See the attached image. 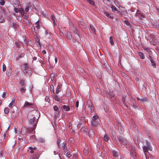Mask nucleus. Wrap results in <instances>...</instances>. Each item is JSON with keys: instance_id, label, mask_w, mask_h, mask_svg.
<instances>
[{"instance_id": "1", "label": "nucleus", "mask_w": 159, "mask_h": 159, "mask_svg": "<svg viewBox=\"0 0 159 159\" xmlns=\"http://www.w3.org/2000/svg\"><path fill=\"white\" fill-rule=\"evenodd\" d=\"M23 72L26 76H30L32 73V70L27 64H24L21 66Z\"/></svg>"}, {"instance_id": "2", "label": "nucleus", "mask_w": 159, "mask_h": 159, "mask_svg": "<svg viewBox=\"0 0 159 159\" xmlns=\"http://www.w3.org/2000/svg\"><path fill=\"white\" fill-rule=\"evenodd\" d=\"M38 120L36 119L35 117H33L29 120L30 128H35Z\"/></svg>"}, {"instance_id": "3", "label": "nucleus", "mask_w": 159, "mask_h": 159, "mask_svg": "<svg viewBox=\"0 0 159 159\" xmlns=\"http://www.w3.org/2000/svg\"><path fill=\"white\" fill-rule=\"evenodd\" d=\"M146 143L147 145L146 146H143V151L145 155V153L148 152V150L150 151L152 150V148L150 146V143L148 141H146Z\"/></svg>"}, {"instance_id": "4", "label": "nucleus", "mask_w": 159, "mask_h": 159, "mask_svg": "<svg viewBox=\"0 0 159 159\" xmlns=\"http://www.w3.org/2000/svg\"><path fill=\"white\" fill-rule=\"evenodd\" d=\"M73 32L74 35L73 37V41L75 43L76 41H79L80 39V37L77 33V30H74Z\"/></svg>"}, {"instance_id": "5", "label": "nucleus", "mask_w": 159, "mask_h": 159, "mask_svg": "<svg viewBox=\"0 0 159 159\" xmlns=\"http://www.w3.org/2000/svg\"><path fill=\"white\" fill-rule=\"evenodd\" d=\"M118 138L120 143L125 145L128 143V141L125 138L121 136H120L118 137Z\"/></svg>"}, {"instance_id": "6", "label": "nucleus", "mask_w": 159, "mask_h": 159, "mask_svg": "<svg viewBox=\"0 0 159 159\" xmlns=\"http://www.w3.org/2000/svg\"><path fill=\"white\" fill-rule=\"evenodd\" d=\"M87 107L88 108V111L90 112H92L93 104L90 100H88L87 103Z\"/></svg>"}, {"instance_id": "7", "label": "nucleus", "mask_w": 159, "mask_h": 159, "mask_svg": "<svg viewBox=\"0 0 159 159\" xmlns=\"http://www.w3.org/2000/svg\"><path fill=\"white\" fill-rule=\"evenodd\" d=\"M32 113L33 116H34L33 117H35L36 119L38 120L40 116L39 111L36 110H34L32 111Z\"/></svg>"}, {"instance_id": "8", "label": "nucleus", "mask_w": 159, "mask_h": 159, "mask_svg": "<svg viewBox=\"0 0 159 159\" xmlns=\"http://www.w3.org/2000/svg\"><path fill=\"white\" fill-rule=\"evenodd\" d=\"M130 153L131 155L133 156L135 155H136L135 154V147L131 145L130 147Z\"/></svg>"}, {"instance_id": "9", "label": "nucleus", "mask_w": 159, "mask_h": 159, "mask_svg": "<svg viewBox=\"0 0 159 159\" xmlns=\"http://www.w3.org/2000/svg\"><path fill=\"white\" fill-rule=\"evenodd\" d=\"M102 62L103 67L109 70L108 68H109V67L107 61L106 60H103V61H102Z\"/></svg>"}, {"instance_id": "10", "label": "nucleus", "mask_w": 159, "mask_h": 159, "mask_svg": "<svg viewBox=\"0 0 159 159\" xmlns=\"http://www.w3.org/2000/svg\"><path fill=\"white\" fill-rule=\"evenodd\" d=\"M33 105L32 103H30L26 101L23 107H31Z\"/></svg>"}, {"instance_id": "11", "label": "nucleus", "mask_w": 159, "mask_h": 159, "mask_svg": "<svg viewBox=\"0 0 159 159\" xmlns=\"http://www.w3.org/2000/svg\"><path fill=\"white\" fill-rule=\"evenodd\" d=\"M52 97L55 100V101H57V102H61V99L57 95H53Z\"/></svg>"}, {"instance_id": "12", "label": "nucleus", "mask_w": 159, "mask_h": 159, "mask_svg": "<svg viewBox=\"0 0 159 159\" xmlns=\"http://www.w3.org/2000/svg\"><path fill=\"white\" fill-rule=\"evenodd\" d=\"M15 44L17 48H20L22 45V44L21 42H20V41H16L15 42Z\"/></svg>"}, {"instance_id": "13", "label": "nucleus", "mask_w": 159, "mask_h": 159, "mask_svg": "<svg viewBox=\"0 0 159 159\" xmlns=\"http://www.w3.org/2000/svg\"><path fill=\"white\" fill-rule=\"evenodd\" d=\"M35 43L36 45H37V46L39 48H41V45L39 42V39H37L36 40V42H35Z\"/></svg>"}, {"instance_id": "14", "label": "nucleus", "mask_w": 159, "mask_h": 159, "mask_svg": "<svg viewBox=\"0 0 159 159\" xmlns=\"http://www.w3.org/2000/svg\"><path fill=\"white\" fill-rule=\"evenodd\" d=\"M20 13L21 15H24V14H26V13L25 12L24 10L22 8H19V12Z\"/></svg>"}, {"instance_id": "15", "label": "nucleus", "mask_w": 159, "mask_h": 159, "mask_svg": "<svg viewBox=\"0 0 159 159\" xmlns=\"http://www.w3.org/2000/svg\"><path fill=\"white\" fill-rule=\"evenodd\" d=\"M90 28L93 32V33L95 34H96V30L94 26L92 25H90Z\"/></svg>"}, {"instance_id": "16", "label": "nucleus", "mask_w": 159, "mask_h": 159, "mask_svg": "<svg viewBox=\"0 0 159 159\" xmlns=\"http://www.w3.org/2000/svg\"><path fill=\"white\" fill-rule=\"evenodd\" d=\"M105 15L108 18H112L113 17L112 15H111L108 12H104Z\"/></svg>"}, {"instance_id": "17", "label": "nucleus", "mask_w": 159, "mask_h": 159, "mask_svg": "<svg viewBox=\"0 0 159 159\" xmlns=\"http://www.w3.org/2000/svg\"><path fill=\"white\" fill-rule=\"evenodd\" d=\"M63 110L66 111L70 110V108L69 107L66 105H64L63 107Z\"/></svg>"}, {"instance_id": "18", "label": "nucleus", "mask_w": 159, "mask_h": 159, "mask_svg": "<svg viewBox=\"0 0 159 159\" xmlns=\"http://www.w3.org/2000/svg\"><path fill=\"white\" fill-rule=\"evenodd\" d=\"M51 19L53 21V22L55 25H57V23L56 22L55 16L54 15H52L51 17Z\"/></svg>"}, {"instance_id": "19", "label": "nucleus", "mask_w": 159, "mask_h": 159, "mask_svg": "<svg viewBox=\"0 0 159 159\" xmlns=\"http://www.w3.org/2000/svg\"><path fill=\"white\" fill-rule=\"evenodd\" d=\"M66 37L67 39H72V36L70 33L69 31H67L66 33Z\"/></svg>"}, {"instance_id": "20", "label": "nucleus", "mask_w": 159, "mask_h": 159, "mask_svg": "<svg viewBox=\"0 0 159 159\" xmlns=\"http://www.w3.org/2000/svg\"><path fill=\"white\" fill-rule=\"evenodd\" d=\"M138 55L141 59H144V56L142 52H138Z\"/></svg>"}, {"instance_id": "21", "label": "nucleus", "mask_w": 159, "mask_h": 159, "mask_svg": "<svg viewBox=\"0 0 159 159\" xmlns=\"http://www.w3.org/2000/svg\"><path fill=\"white\" fill-rule=\"evenodd\" d=\"M20 85L22 86H25L26 85V83L24 80H21L20 82Z\"/></svg>"}, {"instance_id": "22", "label": "nucleus", "mask_w": 159, "mask_h": 159, "mask_svg": "<svg viewBox=\"0 0 159 159\" xmlns=\"http://www.w3.org/2000/svg\"><path fill=\"white\" fill-rule=\"evenodd\" d=\"M92 125L94 126H96L97 125H98V122L95 121V120H93L92 121Z\"/></svg>"}, {"instance_id": "23", "label": "nucleus", "mask_w": 159, "mask_h": 159, "mask_svg": "<svg viewBox=\"0 0 159 159\" xmlns=\"http://www.w3.org/2000/svg\"><path fill=\"white\" fill-rule=\"evenodd\" d=\"M151 62L152 63V66L156 68V64L155 62L151 58V60H150Z\"/></svg>"}, {"instance_id": "24", "label": "nucleus", "mask_w": 159, "mask_h": 159, "mask_svg": "<svg viewBox=\"0 0 159 159\" xmlns=\"http://www.w3.org/2000/svg\"><path fill=\"white\" fill-rule=\"evenodd\" d=\"M112 153L113 156L114 157H117L118 156V152H117L115 150H113L112 151Z\"/></svg>"}, {"instance_id": "25", "label": "nucleus", "mask_w": 159, "mask_h": 159, "mask_svg": "<svg viewBox=\"0 0 159 159\" xmlns=\"http://www.w3.org/2000/svg\"><path fill=\"white\" fill-rule=\"evenodd\" d=\"M89 136H90V135H91L92 137L94 136V134L92 130H89Z\"/></svg>"}, {"instance_id": "26", "label": "nucleus", "mask_w": 159, "mask_h": 159, "mask_svg": "<svg viewBox=\"0 0 159 159\" xmlns=\"http://www.w3.org/2000/svg\"><path fill=\"white\" fill-rule=\"evenodd\" d=\"M20 92L22 93H25L26 91V89L25 87L21 88L20 89Z\"/></svg>"}, {"instance_id": "27", "label": "nucleus", "mask_w": 159, "mask_h": 159, "mask_svg": "<svg viewBox=\"0 0 159 159\" xmlns=\"http://www.w3.org/2000/svg\"><path fill=\"white\" fill-rule=\"evenodd\" d=\"M15 103V99H13L9 105V107H11Z\"/></svg>"}, {"instance_id": "28", "label": "nucleus", "mask_w": 159, "mask_h": 159, "mask_svg": "<svg viewBox=\"0 0 159 159\" xmlns=\"http://www.w3.org/2000/svg\"><path fill=\"white\" fill-rule=\"evenodd\" d=\"M30 8V6H28V5H27L25 8V11L26 13V14L27 13L28 11Z\"/></svg>"}, {"instance_id": "29", "label": "nucleus", "mask_w": 159, "mask_h": 159, "mask_svg": "<svg viewBox=\"0 0 159 159\" xmlns=\"http://www.w3.org/2000/svg\"><path fill=\"white\" fill-rule=\"evenodd\" d=\"M110 43L111 44H114V42L113 40V37L112 36H110Z\"/></svg>"}, {"instance_id": "30", "label": "nucleus", "mask_w": 159, "mask_h": 159, "mask_svg": "<svg viewBox=\"0 0 159 159\" xmlns=\"http://www.w3.org/2000/svg\"><path fill=\"white\" fill-rule=\"evenodd\" d=\"M4 113L6 114H8L9 112V109L8 108H5L4 110Z\"/></svg>"}, {"instance_id": "31", "label": "nucleus", "mask_w": 159, "mask_h": 159, "mask_svg": "<svg viewBox=\"0 0 159 159\" xmlns=\"http://www.w3.org/2000/svg\"><path fill=\"white\" fill-rule=\"evenodd\" d=\"M35 129V128H30L29 127L28 129H27V132L30 133H31Z\"/></svg>"}, {"instance_id": "32", "label": "nucleus", "mask_w": 159, "mask_h": 159, "mask_svg": "<svg viewBox=\"0 0 159 159\" xmlns=\"http://www.w3.org/2000/svg\"><path fill=\"white\" fill-rule=\"evenodd\" d=\"M147 100H148V99L147 98H146V97L142 98L140 99V101L142 102L147 101Z\"/></svg>"}, {"instance_id": "33", "label": "nucleus", "mask_w": 159, "mask_h": 159, "mask_svg": "<svg viewBox=\"0 0 159 159\" xmlns=\"http://www.w3.org/2000/svg\"><path fill=\"white\" fill-rule=\"evenodd\" d=\"M55 76V75L53 73H52L50 75V77L51 78V80H54V77Z\"/></svg>"}, {"instance_id": "34", "label": "nucleus", "mask_w": 159, "mask_h": 159, "mask_svg": "<svg viewBox=\"0 0 159 159\" xmlns=\"http://www.w3.org/2000/svg\"><path fill=\"white\" fill-rule=\"evenodd\" d=\"M88 2L90 4L93 5L94 2L93 0H87Z\"/></svg>"}, {"instance_id": "35", "label": "nucleus", "mask_w": 159, "mask_h": 159, "mask_svg": "<svg viewBox=\"0 0 159 159\" xmlns=\"http://www.w3.org/2000/svg\"><path fill=\"white\" fill-rule=\"evenodd\" d=\"M104 139L106 141H107L109 140L108 137L107 135H105L104 137Z\"/></svg>"}, {"instance_id": "36", "label": "nucleus", "mask_w": 159, "mask_h": 159, "mask_svg": "<svg viewBox=\"0 0 159 159\" xmlns=\"http://www.w3.org/2000/svg\"><path fill=\"white\" fill-rule=\"evenodd\" d=\"M66 145V143H63L62 144L61 148L63 149H65V146Z\"/></svg>"}, {"instance_id": "37", "label": "nucleus", "mask_w": 159, "mask_h": 159, "mask_svg": "<svg viewBox=\"0 0 159 159\" xmlns=\"http://www.w3.org/2000/svg\"><path fill=\"white\" fill-rule=\"evenodd\" d=\"M45 99L47 102H49L50 101L49 97L48 96H46L45 97Z\"/></svg>"}, {"instance_id": "38", "label": "nucleus", "mask_w": 159, "mask_h": 159, "mask_svg": "<svg viewBox=\"0 0 159 159\" xmlns=\"http://www.w3.org/2000/svg\"><path fill=\"white\" fill-rule=\"evenodd\" d=\"M53 109L54 111H58L59 110L57 106H54Z\"/></svg>"}, {"instance_id": "39", "label": "nucleus", "mask_w": 159, "mask_h": 159, "mask_svg": "<svg viewBox=\"0 0 159 159\" xmlns=\"http://www.w3.org/2000/svg\"><path fill=\"white\" fill-rule=\"evenodd\" d=\"M4 22V18L0 16V22L3 23Z\"/></svg>"}, {"instance_id": "40", "label": "nucleus", "mask_w": 159, "mask_h": 159, "mask_svg": "<svg viewBox=\"0 0 159 159\" xmlns=\"http://www.w3.org/2000/svg\"><path fill=\"white\" fill-rule=\"evenodd\" d=\"M0 4L2 6H3L5 4V1L4 0H1L0 1Z\"/></svg>"}, {"instance_id": "41", "label": "nucleus", "mask_w": 159, "mask_h": 159, "mask_svg": "<svg viewBox=\"0 0 159 159\" xmlns=\"http://www.w3.org/2000/svg\"><path fill=\"white\" fill-rule=\"evenodd\" d=\"M98 118V116H93V120H96Z\"/></svg>"}, {"instance_id": "42", "label": "nucleus", "mask_w": 159, "mask_h": 159, "mask_svg": "<svg viewBox=\"0 0 159 159\" xmlns=\"http://www.w3.org/2000/svg\"><path fill=\"white\" fill-rule=\"evenodd\" d=\"M125 98H124V97H122V102H123V103L127 107V105H126L125 104Z\"/></svg>"}, {"instance_id": "43", "label": "nucleus", "mask_w": 159, "mask_h": 159, "mask_svg": "<svg viewBox=\"0 0 159 159\" xmlns=\"http://www.w3.org/2000/svg\"><path fill=\"white\" fill-rule=\"evenodd\" d=\"M111 8L112 9V10L113 11H117V9L115 6H112L111 7Z\"/></svg>"}, {"instance_id": "44", "label": "nucleus", "mask_w": 159, "mask_h": 159, "mask_svg": "<svg viewBox=\"0 0 159 159\" xmlns=\"http://www.w3.org/2000/svg\"><path fill=\"white\" fill-rule=\"evenodd\" d=\"M21 16L25 20H27V16L26 15H25V14H24V15H22Z\"/></svg>"}, {"instance_id": "45", "label": "nucleus", "mask_w": 159, "mask_h": 159, "mask_svg": "<svg viewBox=\"0 0 159 159\" xmlns=\"http://www.w3.org/2000/svg\"><path fill=\"white\" fill-rule=\"evenodd\" d=\"M66 156L69 158L71 156V155L70 152H67L66 153Z\"/></svg>"}, {"instance_id": "46", "label": "nucleus", "mask_w": 159, "mask_h": 159, "mask_svg": "<svg viewBox=\"0 0 159 159\" xmlns=\"http://www.w3.org/2000/svg\"><path fill=\"white\" fill-rule=\"evenodd\" d=\"M6 66L5 64L3 65V71H5L6 70Z\"/></svg>"}, {"instance_id": "47", "label": "nucleus", "mask_w": 159, "mask_h": 159, "mask_svg": "<svg viewBox=\"0 0 159 159\" xmlns=\"http://www.w3.org/2000/svg\"><path fill=\"white\" fill-rule=\"evenodd\" d=\"M6 93L4 92L3 93V94H2V98H6Z\"/></svg>"}, {"instance_id": "48", "label": "nucleus", "mask_w": 159, "mask_h": 159, "mask_svg": "<svg viewBox=\"0 0 159 159\" xmlns=\"http://www.w3.org/2000/svg\"><path fill=\"white\" fill-rule=\"evenodd\" d=\"M61 140L59 139L57 140V144L58 145V147H59V148L60 147L59 144L61 142Z\"/></svg>"}, {"instance_id": "49", "label": "nucleus", "mask_w": 159, "mask_h": 159, "mask_svg": "<svg viewBox=\"0 0 159 159\" xmlns=\"http://www.w3.org/2000/svg\"><path fill=\"white\" fill-rule=\"evenodd\" d=\"M84 153L85 155H87L88 153V150L87 149H84Z\"/></svg>"}, {"instance_id": "50", "label": "nucleus", "mask_w": 159, "mask_h": 159, "mask_svg": "<svg viewBox=\"0 0 159 159\" xmlns=\"http://www.w3.org/2000/svg\"><path fill=\"white\" fill-rule=\"evenodd\" d=\"M14 11L16 13H18L19 12V8L18 9L17 8H15Z\"/></svg>"}, {"instance_id": "51", "label": "nucleus", "mask_w": 159, "mask_h": 159, "mask_svg": "<svg viewBox=\"0 0 159 159\" xmlns=\"http://www.w3.org/2000/svg\"><path fill=\"white\" fill-rule=\"evenodd\" d=\"M124 22H125V23L127 25H129V22L127 20H125L124 21Z\"/></svg>"}, {"instance_id": "52", "label": "nucleus", "mask_w": 159, "mask_h": 159, "mask_svg": "<svg viewBox=\"0 0 159 159\" xmlns=\"http://www.w3.org/2000/svg\"><path fill=\"white\" fill-rule=\"evenodd\" d=\"M79 102L78 101H77L76 102V107H79Z\"/></svg>"}, {"instance_id": "53", "label": "nucleus", "mask_w": 159, "mask_h": 159, "mask_svg": "<svg viewBox=\"0 0 159 159\" xmlns=\"http://www.w3.org/2000/svg\"><path fill=\"white\" fill-rule=\"evenodd\" d=\"M147 51L149 54H151L152 53V52L149 49H148L147 50Z\"/></svg>"}, {"instance_id": "54", "label": "nucleus", "mask_w": 159, "mask_h": 159, "mask_svg": "<svg viewBox=\"0 0 159 159\" xmlns=\"http://www.w3.org/2000/svg\"><path fill=\"white\" fill-rule=\"evenodd\" d=\"M30 137H31V138L32 139H35L36 136H35V135H32V136H31Z\"/></svg>"}, {"instance_id": "55", "label": "nucleus", "mask_w": 159, "mask_h": 159, "mask_svg": "<svg viewBox=\"0 0 159 159\" xmlns=\"http://www.w3.org/2000/svg\"><path fill=\"white\" fill-rule=\"evenodd\" d=\"M39 141L41 142L42 143H44V140L43 139H40L39 140Z\"/></svg>"}, {"instance_id": "56", "label": "nucleus", "mask_w": 159, "mask_h": 159, "mask_svg": "<svg viewBox=\"0 0 159 159\" xmlns=\"http://www.w3.org/2000/svg\"><path fill=\"white\" fill-rule=\"evenodd\" d=\"M139 17L141 20H142L144 18V17L142 15H140V16H139Z\"/></svg>"}, {"instance_id": "57", "label": "nucleus", "mask_w": 159, "mask_h": 159, "mask_svg": "<svg viewBox=\"0 0 159 159\" xmlns=\"http://www.w3.org/2000/svg\"><path fill=\"white\" fill-rule=\"evenodd\" d=\"M109 96H110V97H112L113 96L112 95V93H109L108 94Z\"/></svg>"}, {"instance_id": "58", "label": "nucleus", "mask_w": 159, "mask_h": 159, "mask_svg": "<svg viewBox=\"0 0 159 159\" xmlns=\"http://www.w3.org/2000/svg\"><path fill=\"white\" fill-rule=\"evenodd\" d=\"M42 52L43 54H45L46 53V52L45 50L43 51Z\"/></svg>"}, {"instance_id": "59", "label": "nucleus", "mask_w": 159, "mask_h": 159, "mask_svg": "<svg viewBox=\"0 0 159 159\" xmlns=\"http://www.w3.org/2000/svg\"><path fill=\"white\" fill-rule=\"evenodd\" d=\"M59 91L58 89H57L56 90V92L57 93H59Z\"/></svg>"}, {"instance_id": "60", "label": "nucleus", "mask_w": 159, "mask_h": 159, "mask_svg": "<svg viewBox=\"0 0 159 159\" xmlns=\"http://www.w3.org/2000/svg\"><path fill=\"white\" fill-rule=\"evenodd\" d=\"M19 139H20V141L21 140H25V138L24 137L21 138H19Z\"/></svg>"}, {"instance_id": "61", "label": "nucleus", "mask_w": 159, "mask_h": 159, "mask_svg": "<svg viewBox=\"0 0 159 159\" xmlns=\"http://www.w3.org/2000/svg\"><path fill=\"white\" fill-rule=\"evenodd\" d=\"M55 61L56 63H57V58H55Z\"/></svg>"}, {"instance_id": "62", "label": "nucleus", "mask_w": 159, "mask_h": 159, "mask_svg": "<svg viewBox=\"0 0 159 159\" xmlns=\"http://www.w3.org/2000/svg\"><path fill=\"white\" fill-rule=\"evenodd\" d=\"M37 59V58L36 57H34L33 58V60L34 61H35Z\"/></svg>"}, {"instance_id": "63", "label": "nucleus", "mask_w": 159, "mask_h": 159, "mask_svg": "<svg viewBox=\"0 0 159 159\" xmlns=\"http://www.w3.org/2000/svg\"><path fill=\"white\" fill-rule=\"evenodd\" d=\"M60 85H58L57 87V89H59L60 88Z\"/></svg>"}, {"instance_id": "64", "label": "nucleus", "mask_w": 159, "mask_h": 159, "mask_svg": "<svg viewBox=\"0 0 159 159\" xmlns=\"http://www.w3.org/2000/svg\"><path fill=\"white\" fill-rule=\"evenodd\" d=\"M22 57L21 56H19L18 57L16 58V59H19L20 58Z\"/></svg>"}]
</instances>
